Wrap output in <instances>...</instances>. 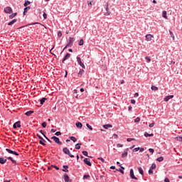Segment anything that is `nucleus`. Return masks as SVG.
I'll use <instances>...</instances> for the list:
<instances>
[{
	"mask_svg": "<svg viewBox=\"0 0 182 182\" xmlns=\"http://www.w3.org/2000/svg\"><path fill=\"white\" fill-rule=\"evenodd\" d=\"M63 153H65V154H68V156H70V157H71L72 159H73V157H75V156H73L72 154H70V151H69V149H68V147H65L63 149Z\"/></svg>",
	"mask_w": 182,
	"mask_h": 182,
	"instance_id": "obj_1",
	"label": "nucleus"
},
{
	"mask_svg": "<svg viewBox=\"0 0 182 182\" xmlns=\"http://www.w3.org/2000/svg\"><path fill=\"white\" fill-rule=\"evenodd\" d=\"M51 139L53 140V141H55V143H57V144H59L60 146H62V141H60L59 140V138H58V136H52Z\"/></svg>",
	"mask_w": 182,
	"mask_h": 182,
	"instance_id": "obj_2",
	"label": "nucleus"
},
{
	"mask_svg": "<svg viewBox=\"0 0 182 182\" xmlns=\"http://www.w3.org/2000/svg\"><path fill=\"white\" fill-rule=\"evenodd\" d=\"M73 42H75V38L70 37V41L69 43L67 44V46H65L64 48V49H66V48H68V46H69L70 48H72L73 45Z\"/></svg>",
	"mask_w": 182,
	"mask_h": 182,
	"instance_id": "obj_3",
	"label": "nucleus"
},
{
	"mask_svg": "<svg viewBox=\"0 0 182 182\" xmlns=\"http://www.w3.org/2000/svg\"><path fill=\"white\" fill-rule=\"evenodd\" d=\"M77 63L80 65V66H81L83 69H86L85 64L82 63V59L80 58V57H77Z\"/></svg>",
	"mask_w": 182,
	"mask_h": 182,
	"instance_id": "obj_4",
	"label": "nucleus"
},
{
	"mask_svg": "<svg viewBox=\"0 0 182 182\" xmlns=\"http://www.w3.org/2000/svg\"><path fill=\"white\" fill-rule=\"evenodd\" d=\"M6 151H7V153H9V154H14V156H19V154H18V152L15 151H12L9 149H6Z\"/></svg>",
	"mask_w": 182,
	"mask_h": 182,
	"instance_id": "obj_5",
	"label": "nucleus"
},
{
	"mask_svg": "<svg viewBox=\"0 0 182 182\" xmlns=\"http://www.w3.org/2000/svg\"><path fill=\"white\" fill-rule=\"evenodd\" d=\"M156 167V164H152V165L151 166L149 170V174L150 175L153 174V170H155Z\"/></svg>",
	"mask_w": 182,
	"mask_h": 182,
	"instance_id": "obj_6",
	"label": "nucleus"
},
{
	"mask_svg": "<svg viewBox=\"0 0 182 182\" xmlns=\"http://www.w3.org/2000/svg\"><path fill=\"white\" fill-rule=\"evenodd\" d=\"M153 38H154V36L151 34H147L145 36V39L147 42H150V41H151L153 39Z\"/></svg>",
	"mask_w": 182,
	"mask_h": 182,
	"instance_id": "obj_7",
	"label": "nucleus"
},
{
	"mask_svg": "<svg viewBox=\"0 0 182 182\" xmlns=\"http://www.w3.org/2000/svg\"><path fill=\"white\" fill-rule=\"evenodd\" d=\"M84 163L87 164V166H89L90 167H92V163L90 162V159L88 158L84 159Z\"/></svg>",
	"mask_w": 182,
	"mask_h": 182,
	"instance_id": "obj_8",
	"label": "nucleus"
},
{
	"mask_svg": "<svg viewBox=\"0 0 182 182\" xmlns=\"http://www.w3.org/2000/svg\"><path fill=\"white\" fill-rule=\"evenodd\" d=\"M4 12L6 14H12V8H11L10 6L4 8Z\"/></svg>",
	"mask_w": 182,
	"mask_h": 182,
	"instance_id": "obj_9",
	"label": "nucleus"
},
{
	"mask_svg": "<svg viewBox=\"0 0 182 182\" xmlns=\"http://www.w3.org/2000/svg\"><path fill=\"white\" fill-rule=\"evenodd\" d=\"M130 177L133 180H137V177L134 176V172L133 171V169H130Z\"/></svg>",
	"mask_w": 182,
	"mask_h": 182,
	"instance_id": "obj_10",
	"label": "nucleus"
},
{
	"mask_svg": "<svg viewBox=\"0 0 182 182\" xmlns=\"http://www.w3.org/2000/svg\"><path fill=\"white\" fill-rule=\"evenodd\" d=\"M65 182H72V180L70 179L69 176L67 173L64 174Z\"/></svg>",
	"mask_w": 182,
	"mask_h": 182,
	"instance_id": "obj_11",
	"label": "nucleus"
},
{
	"mask_svg": "<svg viewBox=\"0 0 182 182\" xmlns=\"http://www.w3.org/2000/svg\"><path fill=\"white\" fill-rule=\"evenodd\" d=\"M13 127L14 129H16V127H21V121H18L17 122L14 123Z\"/></svg>",
	"mask_w": 182,
	"mask_h": 182,
	"instance_id": "obj_12",
	"label": "nucleus"
},
{
	"mask_svg": "<svg viewBox=\"0 0 182 182\" xmlns=\"http://www.w3.org/2000/svg\"><path fill=\"white\" fill-rule=\"evenodd\" d=\"M129 151V148L126 149L124 151V153L122 154V158H124V157H127V153Z\"/></svg>",
	"mask_w": 182,
	"mask_h": 182,
	"instance_id": "obj_13",
	"label": "nucleus"
},
{
	"mask_svg": "<svg viewBox=\"0 0 182 182\" xmlns=\"http://www.w3.org/2000/svg\"><path fill=\"white\" fill-rule=\"evenodd\" d=\"M69 58H70V54H69V53H67V54L65 55V56L63 58L62 60L63 63L65 62V60H68Z\"/></svg>",
	"mask_w": 182,
	"mask_h": 182,
	"instance_id": "obj_14",
	"label": "nucleus"
},
{
	"mask_svg": "<svg viewBox=\"0 0 182 182\" xmlns=\"http://www.w3.org/2000/svg\"><path fill=\"white\" fill-rule=\"evenodd\" d=\"M173 97H174V95H169V96H166L164 100V102H168L169 99H173Z\"/></svg>",
	"mask_w": 182,
	"mask_h": 182,
	"instance_id": "obj_15",
	"label": "nucleus"
},
{
	"mask_svg": "<svg viewBox=\"0 0 182 182\" xmlns=\"http://www.w3.org/2000/svg\"><path fill=\"white\" fill-rule=\"evenodd\" d=\"M102 127H104V129H107L109 128L112 129V127H113V125H112L110 124H107L103 125Z\"/></svg>",
	"mask_w": 182,
	"mask_h": 182,
	"instance_id": "obj_16",
	"label": "nucleus"
},
{
	"mask_svg": "<svg viewBox=\"0 0 182 182\" xmlns=\"http://www.w3.org/2000/svg\"><path fill=\"white\" fill-rule=\"evenodd\" d=\"M106 11H107V12L105 13V15L106 16H109V15H110V11H109V5L108 4H107Z\"/></svg>",
	"mask_w": 182,
	"mask_h": 182,
	"instance_id": "obj_17",
	"label": "nucleus"
},
{
	"mask_svg": "<svg viewBox=\"0 0 182 182\" xmlns=\"http://www.w3.org/2000/svg\"><path fill=\"white\" fill-rule=\"evenodd\" d=\"M6 159H8V160H11V161L14 164H16V161H15V159H14L12 157H11V156H6Z\"/></svg>",
	"mask_w": 182,
	"mask_h": 182,
	"instance_id": "obj_18",
	"label": "nucleus"
},
{
	"mask_svg": "<svg viewBox=\"0 0 182 182\" xmlns=\"http://www.w3.org/2000/svg\"><path fill=\"white\" fill-rule=\"evenodd\" d=\"M40 133H41V134H43V136L45 137V139H46V140H48V141H49L50 143H52V141H50V139H49V138H48V136H46V135H45V134H43L42 130L40 131Z\"/></svg>",
	"mask_w": 182,
	"mask_h": 182,
	"instance_id": "obj_19",
	"label": "nucleus"
},
{
	"mask_svg": "<svg viewBox=\"0 0 182 182\" xmlns=\"http://www.w3.org/2000/svg\"><path fill=\"white\" fill-rule=\"evenodd\" d=\"M75 126H76V127H77L78 129H82V122H77L76 124H75Z\"/></svg>",
	"mask_w": 182,
	"mask_h": 182,
	"instance_id": "obj_20",
	"label": "nucleus"
},
{
	"mask_svg": "<svg viewBox=\"0 0 182 182\" xmlns=\"http://www.w3.org/2000/svg\"><path fill=\"white\" fill-rule=\"evenodd\" d=\"M162 16H163V18H165V19H168V18L167 17V11H163Z\"/></svg>",
	"mask_w": 182,
	"mask_h": 182,
	"instance_id": "obj_21",
	"label": "nucleus"
},
{
	"mask_svg": "<svg viewBox=\"0 0 182 182\" xmlns=\"http://www.w3.org/2000/svg\"><path fill=\"white\" fill-rule=\"evenodd\" d=\"M153 136H154V134H149L147 132L144 133V136L145 137H153Z\"/></svg>",
	"mask_w": 182,
	"mask_h": 182,
	"instance_id": "obj_22",
	"label": "nucleus"
},
{
	"mask_svg": "<svg viewBox=\"0 0 182 182\" xmlns=\"http://www.w3.org/2000/svg\"><path fill=\"white\" fill-rule=\"evenodd\" d=\"M17 19L16 18H15V19H14L13 21H10L9 23H8V25L9 26H11V25H14V23H16V22H17Z\"/></svg>",
	"mask_w": 182,
	"mask_h": 182,
	"instance_id": "obj_23",
	"label": "nucleus"
},
{
	"mask_svg": "<svg viewBox=\"0 0 182 182\" xmlns=\"http://www.w3.org/2000/svg\"><path fill=\"white\" fill-rule=\"evenodd\" d=\"M138 171H139V173H140V174L141 176H144V172L143 171V168H141V167H139Z\"/></svg>",
	"mask_w": 182,
	"mask_h": 182,
	"instance_id": "obj_24",
	"label": "nucleus"
},
{
	"mask_svg": "<svg viewBox=\"0 0 182 182\" xmlns=\"http://www.w3.org/2000/svg\"><path fill=\"white\" fill-rule=\"evenodd\" d=\"M151 90H154V92H157V90H159V87H157L156 86L152 85L151 87Z\"/></svg>",
	"mask_w": 182,
	"mask_h": 182,
	"instance_id": "obj_25",
	"label": "nucleus"
},
{
	"mask_svg": "<svg viewBox=\"0 0 182 182\" xmlns=\"http://www.w3.org/2000/svg\"><path fill=\"white\" fill-rule=\"evenodd\" d=\"M6 161V159L4 158H0V164H5V162Z\"/></svg>",
	"mask_w": 182,
	"mask_h": 182,
	"instance_id": "obj_26",
	"label": "nucleus"
},
{
	"mask_svg": "<svg viewBox=\"0 0 182 182\" xmlns=\"http://www.w3.org/2000/svg\"><path fill=\"white\" fill-rule=\"evenodd\" d=\"M70 139L72 140V141H73L74 143H76V141H77V139H76V137L75 136H70Z\"/></svg>",
	"mask_w": 182,
	"mask_h": 182,
	"instance_id": "obj_27",
	"label": "nucleus"
},
{
	"mask_svg": "<svg viewBox=\"0 0 182 182\" xmlns=\"http://www.w3.org/2000/svg\"><path fill=\"white\" fill-rule=\"evenodd\" d=\"M46 97H43L41 100H40L41 105H43L45 103V101H46Z\"/></svg>",
	"mask_w": 182,
	"mask_h": 182,
	"instance_id": "obj_28",
	"label": "nucleus"
},
{
	"mask_svg": "<svg viewBox=\"0 0 182 182\" xmlns=\"http://www.w3.org/2000/svg\"><path fill=\"white\" fill-rule=\"evenodd\" d=\"M33 113H34V112L31 110V111L26 112L25 114L26 116H31V114H32Z\"/></svg>",
	"mask_w": 182,
	"mask_h": 182,
	"instance_id": "obj_29",
	"label": "nucleus"
},
{
	"mask_svg": "<svg viewBox=\"0 0 182 182\" xmlns=\"http://www.w3.org/2000/svg\"><path fill=\"white\" fill-rule=\"evenodd\" d=\"M28 9H31V6H27L24 9L23 15H26V14L28 12Z\"/></svg>",
	"mask_w": 182,
	"mask_h": 182,
	"instance_id": "obj_30",
	"label": "nucleus"
},
{
	"mask_svg": "<svg viewBox=\"0 0 182 182\" xmlns=\"http://www.w3.org/2000/svg\"><path fill=\"white\" fill-rule=\"evenodd\" d=\"M80 146H82V144H75L76 150H80Z\"/></svg>",
	"mask_w": 182,
	"mask_h": 182,
	"instance_id": "obj_31",
	"label": "nucleus"
},
{
	"mask_svg": "<svg viewBox=\"0 0 182 182\" xmlns=\"http://www.w3.org/2000/svg\"><path fill=\"white\" fill-rule=\"evenodd\" d=\"M16 15H18V13H14L11 15L9 16L10 19H13V18H15V16H16Z\"/></svg>",
	"mask_w": 182,
	"mask_h": 182,
	"instance_id": "obj_32",
	"label": "nucleus"
},
{
	"mask_svg": "<svg viewBox=\"0 0 182 182\" xmlns=\"http://www.w3.org/2000/svg\"><path fill=\"white\" fill-rule=\"evenodd\" d=\"M163 160H164V158H163V156H160L156 159V161H159L160 163L163 161Z\"/></svg>",
	"mask_w": 182,
	"mask_h": 182,
	"instance_id": "obj_33",
	"label": "nucleus"
},
{
	"mask_svg": "<svg viewBox=\"0 0 182 182\" xmlns=\"http://www.w3.org/2000/svg\"><path fill=\"white\" fill-rule=\"evenodd\" d=\"M145 59H146L147 63H150V62H151V59L149 56L145 57Z\"/></svg>",
	"mask_w": 182,
	"mask_h": 182,
	"instance_id": "obj_34",
	"label": "nucleus"
},
{
	"mask_svg": "<svg viewBox=\"0 0 182 182\" xmlns=\"http://www.w3.org/2000/svg\"><path fill=\"white\" fill-rule=\"evenodd\" d=\"M175 140H177V141H182V136H176L175 137Z\"/></svg>",
	"mask_w": 182,
	"mask_h": 182,
	"instance_id": "obj_35",
	"label": "nucleus"
},
{
	"mask_svg": "<svg viewBox=\"0 0 182 182\" xmlns=\"http://www.w3.org/2000/svg\"><path fill=\"white\" fill-rule=\"evenodd\" d=\"M28 5H31V1H29L28 0H26L24 3V6H28Z\"/></svg>",
	"mask_w": 182,
	"mask_h": 182,
	"instance_id": "obj_36",
	"label": "nucleus"
},
{
	"mask_svg": "<svg viewBox=\"0 0 182 182\" xmlns=\"http://www.w3.org/2000/svg\"><path fill=\"white\" fill-rule=\"evenodd\" d=\"M85 73L84 70H80V72L78 73V76H82Z\"/></svg>",
	"mask_w": 182,
	"mask_h": 182,
	"instance_id": "obj_37",
	"label": "nucleus"
},
{
	"mask_svg": "<svg viewBox=\"0 0 182 182\" xmlns=\"http://www.w3.org/2000/svg\"><path fill=\"white\" fill-rule=\"evenodd\" d=\"M39 143H40V144H42V146H46V144H45V143H46V141H43V140H42V139H41L39 141Z\"/></svg>",
	"mask_w": 182,
	"mask_h": 182,
	"instance_id": "obj_38",
	"label": "nucleus"
},
{
	"mask_svg": "<svg viewBox=\"0 0 182 182\" xmlns=\"http://www.w3.org/2000/svg\"><path fill=\"white\" fill-rule=\"evenodd\" d=\"M86 127H87V129H89V130H93V128L89 124H86Z\"/></svg>",
	"mask_w": 182,
	"mask_h": 182,
	"instance_id": "obj_39",
	"label": "nucleus"
},
{
	"mask_svg": "<svg viewBox=\"0 0 182 182\" xmlns=\"http://www.w3.org/2000/svg\"><path fill=\"white\" fill-rule=\"evenodd\" d=\"M83 43H84L83 39H81V40L79 41L78 45H79L80 46H82Z\"/></svg>",
	"mask_w": 182,
	"mask_h": 182,
	"instance_id": "obj_40",
	"label": "nucleus"
},
{
	"mask_svg": "<svg viewBox=\"0 0 182 182\" xmlns=\"http://www.w3.org/2000/svg\"><path fill=\"white\" fill-rule=\"evenodd\" d=\"M134 140H136V139H134V138H128V139H127V141H134Z\"/></svg>",
	"mask_w": 182,
	"mask_h": 182,
	"instance_id": "obj_41",
	"label": "nucleus"
},
{
	"mask_svg": "<svg viewBox=\"0 0 182 182\" xmlns=\"http://www.w3.org/2000/svg\"><path fill=\"white\" fill-rule=\"evenodd\" d=\"M37 136L38 137V139H40V140H43V141H46L45 139H43L42 136H41V135H39V134H37Z\"/></svg>",
	"mask_w": 182,
	"mask_h": 182,
	"instance_id": "obj_42",
	"label": "nucleus"
},
{
	"mask_svg": "<svg viewBox=\"0 0 182 182\" xmlns=\"http://www.w3.org/2000/svg\"><path fill=\"white\" fill-rule=\"evenodd\" d=\"M139 122H140V117H136V118L134 119V122H135V123H139Z\"/></svg>",
	"mask_w": 182,
	"mask_h": 182,
	"instance_id": "obj_43",
	"label": "nucleus"
},
{
	"mask_svg": "<svg viewBox=\"0 0 182 182\" xmlns=\"http://www.w3.org/2000/svg\"><path fill=\"white\" fill-rule=\"evenodd\" d=\"M82 154H83L84 156H86V157H88V156H89L87 155L88 153H87V151H82Z\"/></svg>",
	"mask_w": 182,
	"mask_h": 182,
	"instance_id": "obj_44",
	"label": "nucleus"
},
{
	"mask_svg": "<svg viewBox=\"0 0 182 182\" xmlns=\"http://www.w3.org/2000/svg\"><path fill=\"white\" fill-rule=\"evenodd\" d=\"M169 33H170L171 38H173V40L174 41V34H173V32L171 31H169Z\"/></svg>",
	"mask_w": 182,
	"mask_h": 182,
	"instance_id": "obj_45",
	"label": "nucleus"
},
{
	"mask_svg": "<svg viewBox=\"0 0 182 182\" xmlns=\"http://www.w3.org/2000/svg\"><path fill=\"white\" fill-rule=\"evenodd\" d=\"M58 38H62V32L61 31L58 32Z\"/></svg>",
	"mask_w": 182,
	"mask_h": 182,
	"instance_id": "obj_46",
	"label": "nucleus"
},
{
	"mask_svg": "<svg viewBox=\"0 0 182 182\" xmlns=\"http://www.w3.org/2000/svg\"><path fill=\"white\" fill-rule=\"evenodd\" d=\"M117 171H119L122 174H124V171H122L121 168L117 169Z\"/></svg>",
	"mask_w": 182,
	"mask_h": 182,
	"instance_id": "obj_47",
	"label": "nucleus"
},
{
	"mask_svg": "<svg viewBox=\"0 0 182 182\" xmlns=\"http://www.w3.org/2000/svg\"><path fill=\"white\" fill-rule=\"evenodd\" d=\"M149 153H151V154H153L154 153V149L150 148V149H149Z\"/></svg>",
	"mask_w": 182,
	"mask_h": 182,
	"instance_id": "obj_48",
	"label": "nucleus"
},
{
	"mask_svg": "<svg viewBox=\"0 0 182 182\" xmlns=\"http://www.w3.org/2000/svg\"><path fill=\"white\" fill-rule=\"evenodd\" d=\"M46 122H43L42 124H41V126H42V127H43V129H45V127H46Z\"/></svg>",
	"mask_w": 182,
	"mask_h": 182,
	"instance_id": "obj_49",
	"label": "nucleus"
},
{
	"mask_svg": "<svg viewBox=\"0 0 182 182\" xmlns=\"http://www.w3.org/2000/svg\"><path fill=\"white\" fill-rule=\"evenodd\" d=\"M43 16L44 19H46V18H48V15L46 14V13H43Z\"/></svg>",
	"mask_w": 182,
	"mask_h": 182,
	"instance_id": "obj_50",
	"label": "nucleus"
},
{
	"mask_svg": "<svg viewBox=\"0 0 182 182\" xmlns=\"http://www.w3.org/2000/svg\"><path fill=\"white\" fill-rule=\"evenodd\" d=\"M139 150H140V147L134 149L133 151H139Z\"/></svg>",
	"mask_w": 182,
	"mask_h": 182,
	"instance_id": "obj_51",
	"label": "nucleus"
},
{
	"mask_svg": "<svg viewBox=\"0 0 182 182\" xmlns=\"http://www.w3.org/2000/svg\"><path fill=\"white\" fill-rule=\"evenodd\" d=\"M98 160H100V161H102V163H105V159H103V158H98Z\"/></svg>",
	"mask_w": 182,
	"mask_h": 182,
	"instance_id": "obj_52",
	"label": "nucleus"
},
{
	"mask_svg": "<svg viewBox=\"0 0 182 182\" xmlns=\"http://www.w3.org/2000/svg\"><path fill=\"white\" fill-rule=\"evenodd\" d=\"M55 134V136H60V134H62V133H60V132H57Z\"/></svg>",
	"mask_w": 182,
	"mask_h": 182,
	"instance_id": "obj_53",
	"label": "nucleus"
},
{
	"mask_svg": "<svg viewBox=\"0 0 182 182\" xmlns=\"http://www.w3.org/2000/svg\"><path fill=\"white\" fill-rule=\"evenodd\" d=\"M131 103H132V105H135V104H136V100H131Z\"/></svg>",
	"mask_w": 182,
	"mask_h": 182,
	"instance_id": "obj_54",
	"label": "nucleus"
},
{
	"mask_svg": "<svg viewBox=\"0 0 182 182\" xmlns=\"http://www.w3.org/2000/svg\"><path fill=\"white\" fill-rule=\"evenodd\" d=\"M89 177H90V176H89V175H84L83 178H89Z\"/></svg>",
	"mask_w": 182,
	"mask_h": 182,
	"instance_id": "obj_55",
	"label": "nucleus"
},
{
	"mask_svg": "<svg viewBox=\"0 0 182 182\" xmlns=\"http://www.w3.org/2000/svg\"><path fill=\"white\" fill-rule=\"evenodd\" d=\"M87 5H88V6L91 7L92 6V1H87Z\"/></svg>",
	"mask_w": 182,
	"mask_h": 182,
	"instance_id": "obj_56",
	"label": "nucleus"
},
{
	"mask_svg": "<svg viewBox=\"0 0 182 182\" xmlns=\"http://www.w3.org/2000/svg\"><path fill=\"white\" fill-rule=\"evenodd\" d=\"M117 147H123V144H117Z\"/></svg>",
	"mask_w": 182,
	"mask_h": 182,
	"instance_id": "obj_57",
	"label": "nucleus"
},
{
	"mask_svg": "<svg viewBox=\"0 0 182 182\" xmlns=\"http://www.w3.org/2000/svg\"><path fill=\"white\" fill-rule=\"evenodd\" d=\"M63 171H64L65 173H69V170H68L67 168L63 169Z\"/></svg>",
	"mask_w": 182,
	"mask_h": 182,
	"instance_id": "obj_58",
	"label": "nucleus"
},
{
	"mask_svg": "<svg viewBox=\"0 0 182 182\" xmlns=\"http://www.w3.org/2000/svg\"><path fill=\"white\" fill-rule=\"evenodd\" d=\"M154 127V122H152L149 124V127Z\"/></svg>",
	"mask_w": 182,
	"mask_h": 182,
	"instance_id": "obj_59",
	"label": "nucleus"
},
{
	"mask_svg": "<svg viewBox=\"0 0 182 182\" xmlns=\"http://www.w3.org/2000/svg\"><path fill=\"white\" fill-rule=\"evenodd\" d=\"M132 109H133V107H132V106H129V107H128L129 112H132Z\"/></svg>",
	"mask_w": 182,
	"mask_h": 182,
	"instance_id": "obj_60",
	"label": "nucleus"
},
{
	"mask_svg": "<svg viewBox=\"0 0 182 182\" xmlns=\"http://www.w3.org/2000/svg\"><path fill=\"white\" fill-rule=\"evenodd\" d=\"M164 181L165 182H170V179H168V178H166Z\"/></svg>",
	"mask_w": 182,
	"mask_h": 182,
	"instance_id": "obj_61",
	"label": "nucleus"
},
{
	"mask_svg": "<svg viewBox=\"0 0 182 182\" xmlns=\"http://www.w3.org/2000/svg\"><path fill=\"white\" fill-rule=\"evenodd\" d=\"M63 167V168H67V169L69 168V166L68 165H64Z\"/></svg>",
	"mask_w": 182,
	"mask_h": 182,
	"instance_id": "obj_62",
	"label": "nucleus"
},
{
	"mask_svg": "<svg viewBox=\"0 0 182 182\" xmlns=\"http://www.w3.org/2000/svg\"><path fill=\"white\" fill-rule=\"evenodd\" d=\"M113 136L114 137V139H117V137H119V136H117V134H114Z\"/></svg>",
	"mask_w": 182,
	"mask_h": 182,
	"instance_id": "obj_63",
	"label": "nucleus"
},
{
	"mask_svg": "<svg viewBox=\"0 0 182 182\" xmlns=\"http://www.w3.org/2000/svg\"><path fill=\"white\" fill-rule=\"evenodd\" d=\"M53 167H54V168H55V170H59V167H58L56 166H53Z\"/></svg>",
	"mask_w": 182,
	"mask_h": 182,
	"instance_id": "obj_64",
	"label": "nucleus"
}]
</instances>
